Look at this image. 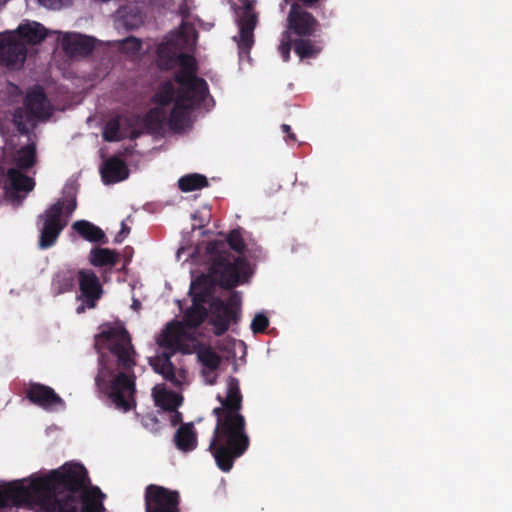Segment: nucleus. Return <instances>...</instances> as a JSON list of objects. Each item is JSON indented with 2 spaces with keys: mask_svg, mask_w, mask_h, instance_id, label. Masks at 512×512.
Segmentation results:
<instances>
[{
  "mask_svg": "<svg viewBox=\"0 0 512 512\" xmlns=\"http://www.w3.org/2000/svg\"><path fill=\"white\" fill-rule=\"evenodd\" d=\"M197 33L191 24L183 23L175 38H169L158 48L159 64L165 68L178 66L175 82H167L155 95L156 106L144 119L123 115L108 121L103 138L108 142L136 138L144 129L160 132L165 127L178 131L191 122V112L208 93L207 84L195 76V60L182 50L192 48Z\"/></svg>",
  "mask_w": 512,
  "mask_h": 512,
  "instance_id": "1",
  "label": "nucleus"
},
{
  "mask_svg": "<svg viewBox=\"0 0 512 512\" xmlns=\"http://www.w3.org/2000/svg\"><path fill=\"white\" fill-rule=\"evenodd\" d=\"M224 248L223 242L208 245L207 250L212 260L210 276L202 275L191 283L192 306L185 312L183 321L169 324L157 339L162 347L180 350L186 354L196 352L203 368L218 369L221 361L211 347L197 341V327L207 316L204 304L210 303L209 321L216 335L224 333L235 316V309L231 305L211 299L214 282L233 287L244 282L250 273L249 266L243 259H231Z\"/></svg>",
  "mask_w": 512,
  "mask_h": 512,
  "instance_id": "2",
  "label": "nucleus"
},
{
  "mask_svg": "<svg viewBox=\"0 0 512 512\" xmlns=\"http://www.w3.org/2000/svg\"><path fill=\"white\" fill-rule=\"evenodd\" d=\"M85 468L67 463L45 477L15 481L0 487V508L28 505L41 512H102L104 495L87 489Z\"/></svg>",
  "mask_w": 512,
  "mask_h": 512,
  "instance_id": "3",
  "label": "nucleus"
},
{
  "mask_svg": "<svg viewBox=\"0 0 512 512\" xmlns=\"http://www.w3.org/2000/svg\"><path fill=\"white\" fill-rule=\"evenodd\" d=\"M95 348L101 354L96 377L98 388L116 409L128 411L134 405V381L120 370H129L134 365V350L128 332L121 323H105L95 336Z\"/></svg>",
  "mask_w": 512,
  "mask_h": 512,
  "instance_id": "4",
  "label": "nucleus"
},
{
  "mask_svg": "<svg viewBox=\"0 0 512 512\" xmlns=\"http://www.w3.org/2000/svg\"><path fill=\"white\" fill-rule=\"evenodd\" d=\"M218 399L222 406L214 409L217 425L209 450L218 467L222 471L228 472L232 468L234 460L241 456L249 445L248 436L244 431L245 421L239 413L242 396L236 378H227L226 394L224 397L219 395Z\"/></svg>",
  "mask_w": 512,
  "mask_h": 512,
  "instance_id": "5",
  "label": "nucleus"
},
{
  "mask_svg": "<svg viewBox=\"0 0 512 512\" xmlns=\"http://www.w3.org/2000/svg\"><path fill=\"white\" fill-rule=\"evenodd\" d=\"M14 123L19 131V135L15 137L20 148L15 149V140L12 139L3 151V158L0 159V176L7 171L9 184L14 190L10 193L11 196L16 191L29 192L34 188L33 179L24 176L17 168L28 169L36 160V144L29 135L20 113L15 116Z\"/></svg>",
  "mask_w": 512,
  "mask_h": 512,
  "instance_id": "6",
  "label": "nucleus"
},
{
  "mask_svg": "<svg viewBox=\"0 0 512 512\" xmlns=\"http://www.w3.org/2000/svg\"><path fill=\"white\" fill-rule=\"evenodd\" d=\"M75 208V198L63 199L50 206L39 217L41 223L39 246L42 249L54 245Z\"/></svg>",
  "mask_w": 512,
  "mask_h": 512,
  "instance_id": "7",
  "label": "nucleus"
},
{
  "mask_svg": "<svg viewBox=\"0 0 512 512\" xmlns=\"http://www.w3.org/2000/svg\"><path fill=\"white\" fill-rule=\"evenodd\" d=\"M288 29L282 35L279 51L284 61L290 57L292 33L298 36H309L315 31L316 20L311 14L297 5H292L288 15Z\"/></svg>",
  "mask_w": 512,
  "mask_h": 512,
  "instance_id": "8",
  "label": "nucleus"
},
{
  "mask_svg": "<svg viewBox=\"0 0 512 512\" xmlns=\"http://www.w3.org/2000/svg\"><path fill=\"white\" fill-rule=\"evenodd\" d=\"M254 0H243L242 7L239 8L238 15V34L233 37L238 45L240 59L244 57L249 59V50L254 43L253 31L256 27L257 17L253 12Z\"/></svg>",
  "mask_w": 512,
  "mask_h": 512,
  "instance_id": "9",
  "label": "nucleus"
},
{
  "mask_svg": "<svg viewBox=\"0 0 512 512\" xmlns=\"http://www.w3.org/2000/svg\"><path fill=\"white\" fill-rule=\"evenodd\" d=\"M27 56L25 43L21 41L15 31L0 34V63L11 69L21 67Z\"/></svg>",
  "mask_w": 512,
  "mask_h": 512,
  "instance_id": "10",
  "label": "nucleus"
},
{
  "mask_svg": "<svg viewBox=\"0 0 512 512\" xmlns=\"http://www.w3.org/2000/svg\"><path fill=\"white\" fill-rule=\"evenodd\" d=\"M18 113L22 115V120L29 129L35 125L36 120L48 118L51 113V108L43 94V91L40 88H35L28 92L24 104V110L17 111L14 117Z\"/></svg>",
  "mask_w": 512,
  "mask_h": 512,
  "instance_id": "11",
  "label": "nucleus"
},
{
  "mask_svg": "<svg viewBox=\"0 0 512 512\" xmlns=\"http://www.w3.org/2000/svg\"><path fill=\"white\" fill-rule=\"evenodd\" d=\"M145 500L146 512H178L179 496L176 491L149 485L146 488Z\"/></svg>",
  "mask_w": 512,
  "mask_h": 512,
  "instance_id": "12",
  "label": "nucleus"
},
{
  "mask_svg": "<svg viewBox=\"0 0 512 512\" xmlns=\"http://www.w3.org/2000/svg\"><path fill=\"white\" fill-rule=\"evenodd\" d=\"M79 285L81 295L78 300L81 304L76 308V312L81 314L86 308H93L96 301L100 298L102 289L95 273L91 270L79 272Z\"/></svg>",
  "mask_w": 512,
  "mask_h": 512,
  "instance_id": "13",
  "label": "nucleus"
},
{
  "mask_svg": "<svg viewBox=\"0 0 512 512\" xmlns=\"http://www.w3.org/2000/svg\"><path fill=\"white\" fill-rule=\"evenodd\" d=\"M27 397L31 402L48 411H57L65 406L62 398L52 388L41 384H31L27 389Z\"/></svg>",
  "mask_w": 512,
  "mask_h": 512,
  "instance_id": "14",
  "label": "nucleus"
},
{
  "mask_svg": "<svg viewBox=\"0 0 512 512\" xmlns=\"http://www.w3.org/2000/svg\"><path fill=\"white\" fill-rule=\"evenodd\" d=\"M149 362L156 373L162 375L173 385L182 386L188 382L186 370L184 368H176L170 361V356L167 353L150 358Z\"/></svg>",
  "mask_w": 512,
  "mask_h": 512,
  "instance_id": "15",
  "label": "nucleus"
},
{
  "mask_svg": "<svg viewBox=\"0 0 512 512\" xmlns=\"http://www.w3.org/2000/svg\"><path fill=\"white\" fill-rule=\"evenodd\" d=\"M152 396L156 406L170 412V421L172 425H177L181 421V415L176 409L182 403L180 394L168 391L162 384H157L152 390Z\"/></svg>",
  "mask_w": 512,
  "mask_h": 512,
  "instance_id": "16",
  "label": "nucleus"
},
{
  "mask_svg": "<svg viewBox=\"0 0 512 512\" xmlns=\"http://www.w3.org/2000/svg\"><path fill=\"white\" fill-rule=\"evenodd\" d=\"M59 35L62 48L71 56L86 55L92 51L94 40L91 37L77 33H61L54 31Z\"/></svg>",
  "mask_w": 512,
  "mask_h": 512,
  "instance_id": "17",
  "label": "nucleus"
},
{
  "mask_svg": "<svg viewBox=\"0 0 512 512\" xmlns=\"http://www.w3.org/2000/svg\"><path fill=\"white\" fill-rule=\"evenodd\" d=\"M18 38L26 45H36L43 41L49 31L36 21L24 20L16 30Z\"/></svg>",
  "mask_w": 512,
  "mask_h": 512,
  "instance_id": "18",
  "label": "nucleus"
},
{
  "mask_svg": "<svg viewBox=\"0 0 512 512\" xmlns=\"http://www.w3.org/2000/svg\"><path fill=\"white\" fill-rule=\"evenodd\" d=\"M101 175L105 184L116 183L128 177V169L123 161L111 157L101 166Z\"/></svg>",
  "mask_w": 512,
  "mask_h": 512,
  "instance_id": "19",
  "label": "nucleus"
},
{
  "mask_svg": "<svg viewBox=\"0 0 512 512\" xmlns=\"http://www.w3.org/2000/svg\"><path fill=\"white\" fill-rule=\"evenodd\" d=\"M117 22L128 29L139 27L143 23V15L136 6H125L117 11Z\"/></svg>",
  "mask_w": 512,
  "mask_h": 512,
  "instance_id": "20",
  "label": "nucleus"
},
{
  "mask_svg": "<svg viewBox=\"0 0 512 512\" xmlns=\"http://www.w3.org/2000/svg\"><path fill=\"white\" fill-rule=\"evenodd\" d=\"M175 442L178 449L187 452L195 449L197 436L190 423L182 425L175 434Z\"/></svg>",
  "mask_w": 512,
  "mask_h": 512,
  "instance_id": "21",
  "label": "nucleus"
},
{
  "mask_svg": "<svg viewBox=\"0 0 512 512\" xmlns=\"http://www.w3.org/2000/svg\"><path fill=\"white\" fill-rule=\"evenodd\" d=\"M118 260V254L107 248H95L90 252V262L96 267L114 266Z\"/></svg>",
  "mask_w": 512,
  "mask_h": 512,
  "instance_id": "22",
  "label": "nucleus"
},
{
  "mask_svg": "<svg viewBox=\"0 0 512 512\" xmlns=\"http://www.w3.org/2000/svg\"><path fill=\"white\" fill-rule=\"evenodd\" d=\"M73 229L84 239L91 242L102 241L105 236L99 227L85 220L76 221L73 224Z\"/></svg>",
  "mask_w": 512,
  "mask_h": 512,
  "instance_id": "23",
  "label": "nucleus"
},
{
  "mask_svg": "<svg viewBox=\"0 0 512 512\" xmlns=\"http://www.w3.org/2000/svg\"><path fill=\"white\" fill-rule=\"evenodd\" d=\"M178 185L183 192H191L207 186V179L201 174H189L181 177Z\"/></svg>",
  "mask_w": 512,
  "mask_h": 512,
  "instance_id": "24",
  "label": "nucleus"
},
{
  "mask_svg": "<svg viewBox=\"0 0 512 512\" xmlns=\"http://www.w3.org/2000/svg\"><path fill=\"white\" fill-rule=\"evenodd\" d=\"M121 51L130 58L137 57L142 49V42L135 37H128L118 42Z\"/></svg>",
  "mask_w": 512,
  "mask_h": 512,
  "instance_id": "25",
  "label": "nucleus"
},
{
  "mask_svg": "<svg viewBox=\"0 0 512 512\" xmlns=\"http://www.w3.org/2000/svg\"><path fill=\"white\" fill-rule=\"evenodd\" d=\"M320 48L310 40L295 41V52L301 58L313 57L318 54Z\"/></svg>",
  "mask_w": 512,
  "mask_h": 512,
  "instance_id": "26",
  "label": "nucleus"
},
{
  "mask_svg": "<svg viewBox=\"0 0 512 512\" xmlns=\"http://www.w3.org/2000/svg\"><path fill=\"white\" fill-rule=\"evenodd\" d=\"M58 293H63L73 286V277L70 272L59 273L53 282Z\"/></svg>",
  "mask_w": 512,
  "mask_h": 512,
  "instance_id": "27",
  "label": "nucleus"
},
{
  "mask_svg": "<svg viewBox=\"0 0 512 512\" xmlns=\"http://www.w3.org/2000/svg\"><path fill=\"white\" fill-rule=\"evenodd\" d=\"M268 325H269V320H268L267 316L264 313L259 312L252 319L250 327H251L252 332L254 334H257V333L264 332L265 329L268 327Z\"/></svg>",
  "mask_w": 512,
  "mask_h": 512,
  "instance_id": "28",
  "label": "nucleus"
},
{
  "mask_svg": "<svg viewBox=\"0 0 512 512\" xmlns=\"http://www.w3.org/2000/svg\"><path fill=\"white\" fill-rule=\"evenodd\" d=\"M227 241L229 246L237 252H241L244 249V242L239 230L232 231L228 235Z\"/></svg>",
  "mask_w": 512,
  "mask_h": 512,
  "instance_id": "29",
  "label": "nucleus"
},
{
  "mask_svg": "<svg viewBox=\"0 0 512 512\" xmlns=\"http://www.w3.org/2000/svg\"><path fill=\"white\" fill-rule=\"evenodd\" d=\"M70 1L71 0H38L42 6L50 9H59L68 5Z\"/></svg>",
  "mask_w": 512,
  "mask_h": 512,
  "instance_id": "30",
  "label": "nucleus"
},
{
  "mask_svg": "<svg viewBox=\"0 0 512 512\" xmlns=\"http://www.w3.org/2000/svg\"><path fill=\"white\" fill-rule=\"evenodd\" d=\"M202 374L205 382L213 385L217 379V368H203Z\"/></svg>",
  "mask_w": 512,
  "mask_h": 512,
  "instance_id": "31",
  "label": "nucleus"
},
{
  "mask_svg": "<svg viewBox=\"0 0 512 512\" xmlns=\"http://www.w3.org/2000/svg\"><path fill=\"white\" fill-rule=\"evenodd\" d=\"M281 129H282V131H283L284 133H287V134H288L289 138L294 139V135L291 133V128H290V126H289V125H287V124H283V125L281 126Z\"/></svg>",
  "mask_w": 512,
  "mask_h": 512,
  "instance_id": "32",
  "label": "nucleus"
},
{
  "mask_svg": "<svg viewBox=\"0 0 512 512\" xmlns=\"http://www.w3.org/2000/svg\"><path fill=\"white\" fill-rule=\"evenodd\" d=\"M184 250H185V249H184V247H181V248H179V249L177 250L176 257H177V259H178V260H180V259H181V255H182V253L184 252Z\"/></svg>",
  "mask_w": 512,
  "mask_h": 512,
  "instance_id": "33",
  "label": "nucleus"
},
{
  "mask_svg": "<svg viewBox=\"0 0 512 512\" xmlns=\"http://www.w3.org/2000/svg\"><path fill=\"white\" fill-rule=\"evenodd\" d=\"M228 343H229V345L235 346L236 344H238L239 346H243V343L241 341L236 342L234 340H229Z\"/></svg>",
  "mask_w": 512,
  "mask_h": 512,
  "instance_id": "34",
  "label": "nucleus"
},
{
  "mask_svg": "<svg viewBox=\"0 0 512 512\" xmlns=\"http://www.w3.org/2000/svg\"><path fill=\"white\" fill-rule=\"evenodd\" d=\"M138 306H139V303H138V302H136V301H134V303H133V308H134V309H137V308H138Z\"/></svg>",
  "mask_w": 512,
  "mask_h": 512,
  "instance_id": "35",
  "label": "nucleus"
},
{
  "mask_svg": "<svg viewBox=\"0 0 512 512\" xmlns=\"http://www.w3.org/2000/svg\"><path fill=\"white\" fill-rule=\"evenodd\" d=\"M115 241L116 242H121L122 241V238H120V235L116 237Z\"/></svg>",
  "mask_w": 512,
  "mask_h": 512,
  "instance_id": "36",
  "label": "nucleus"
},
{
  "mask_svg": "<svg viewBox=\"0 0 512 512\" xmlns=\"http://www.w3.org/2000/svg\"><path fill=\"white\" fill-rule=\"evenodd\" d=\"M7 0H0V5L4 4Z\"/></svg>",
  "mask_w": 512,
  "mask_h": 512,
  "instance_id": "37",
  "label": "nucleus"
}]
</instances>
